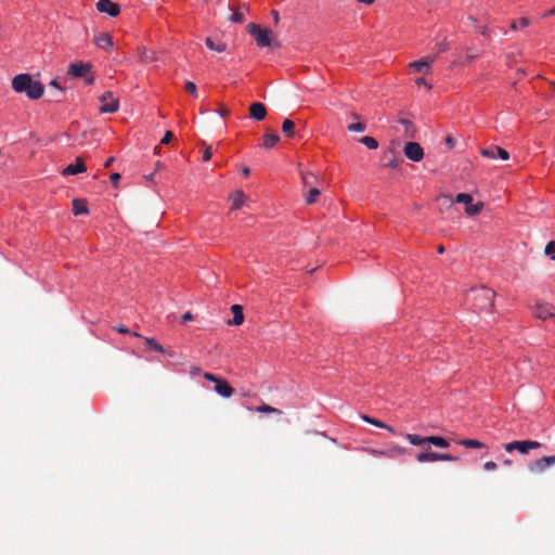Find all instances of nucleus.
<instances>
[{"mask_svg":"<svg viewBox=\"0 0 555 555\" xmlns=\"http://www.w3.org/2000/svg\"><path fill=\"white\" fill-rule=\"evenodd\" d=\"M12 88L17 93H25L30 100H38L43 95L44 86L34 80L29 74H20L12 79Z\"/></svg>","mask_w":555,"mask_h":555,"instance_id":"nucleus-1","label":"nucleus"},{"mask_svg":"<svg viewBox=\"0 0 555 555\" xmlns=\"http://www.w3.org/2000/svg\"><path fill=\"white\" fill-rule=\"evenodd\" d=\"M438 202L440 203L441 206H444V207H452V205L454 203L464 204L465 212L468 216H476L483 208V204L482 203L474 204L473 203V196L470 194H467V193H459L455 196L454 199L452 198L451 195H441V196L438 197Z\"/></svg>","mask_w":555,"mask_h":555,"instance_id":"nucleus-2","label":"nucleus"},{"mask_svg":"<svg viewBox=\"0 0 555 555\" xmlns=\"http://www.w3.org/2000/svg\"><path fill=\"white\" fill-rule=\"evenodd\" d=\"M469 295L477 311H488L494 305L495 293L488 287L473 288Z\"/></svg>","mask_w":555,"mask_h":555,"instance_id":"nucleus-3","label":"nucleus"},{"mask_svg":"<svg viewBox=\"0 0 555 555\" xmlns=\"http://www.w3.org/2000/svg\"><path fill=\"white\" fill-rule=\"evenodd\" d=\"M248 33L254 37L259 47H271L273 43V33L271 29L261 28L259 25L250 23Z\"/></svg>","mask_w":555,"mask_h":555,"instance_id":"nucleus-4","label":"nucleus"},{"mask_svg":"<svg viewBox=\"0 0 555 555\" xmlns=\"http://www.w3.org/2000/svg\"><path fill=\"white\" fill-rule=\"evenodd\" d=\"M203 376L205 379L215 383V391L221 397L230 398L234 393V388L224 378L211 373H204Z\"/></svg>","mask_w":555,"mask_h":555,"instance_id":"nucleus-5","label":"nucleus"},{"mask_svg":"<svg viewBox=\"0 0 555 555\" xmlns=\"http://www.w3.org/2000/svg\"><path fill=\"white\" fill-rule=\"evenodd\" d=\"M90 72L91 64L89 63L76 62L72 63L68 67V75L76 78L85 77L88 85H91L94 81V77L89 75Z\"/></svg>","mask_w":555,"mask_h":555,"instance_id":"nucleus-6","label":"nucleus"},{"mask_svg":"<svg viewBox=\"0 0 555 555\" xmlns=\"http://www.w3.org/2000/svg\"><path fill=\"white\" fill-rule=\"evenodd\" d=\"M541 443L533 440H515L504 446L506 452L517 450L521 454H527L530 450L539 449Z\"/></svg>","mask_w":555,"mask_h":555,"instance_id":"nucleus-7","label":"nucleus"},{"mask_svg":"<svg viewBox=\"0 0 555 555\" xmlns=\"http://www.w3.org/2000/svg\"><path fill=\"white\" fill-rule=\"evenodd\" d=\"M403 152L406 158L413 162H421L424 157V150L417 142H408Z\"/></svg>","mask_w":555,"mask_h":555,"instance_id":"nucleus-8","label":"nucleus"},{"mask_svg":"<svg viewBox=\"0 0 555 555\" xmlns=\"http://www.w3.org/2000/svg\"><path fill=\"white\" fill-rule=\"evenodd\" d=\"M100 100L103 104L100 107V112L103 114L106 113H115L119 107V103L117 99H114L111 92H105Z\"/></svg>","mask_w":555,"mask_h":555,"instance_id":"nucleus-9","label":"nucleus"},{"mask_svg":"<svg viewBox=\"0 0 555 555\" xmlns=\"http://www.w3.org/2000/svg\"><path fill=\"white\" fill-rule=\"evenodd\" d=\"M551 465H554V461H552L551 456H543L530 463L528 469L532 474H541Z\"/></svg>","mask_w":555,"mask_h":555,"instance_id":"nucleus-10","label":"nucleus"},{"mask_svg":"<svg viewBox=\"0 0 555 555\" xmlns=\"http://www.w3.org/2000/svg\"><path fill=\"white\" fill-rule=\"evenodd\" d=\"M480 153L483 157L491 159L500 157L503 160H507L509 158V154L506 150L495 145L482 149Z\"/></svg>","mask_w":555,"mask_h":555,"instance_id":"nucleus-11","label":"nucleus"},{"mask_svg":"<svg viewBox=\"0 0 555 555\" xmlns=\"http://www.w3.org/2000/svg\"><path fill=\"white\" fill-rule=\"evenodd\" d=\"M96 9L102 13H107L109 16H117L120 12L118 4L111 0H99Z\"/></svg>","mask_w":555,"mask_h":555,"instance_id":"nucleus-12","label":"nucleus"},{"mask_svg":"<svg viewBox=\"0 0 555 555\" xmlns=\"http://www.w3.org/2000/svg\"><path fill=\"white\" fill-rule=\"evenodd\" d=\"M249 116L250 118L261 121L267 116V108L261 102H254L249 106Z\"/></svg>","mask_w":555,"mask_h":555,"instance_id":"nucleus-13","label":"nucleus"},{"mask_svg":"<svg viewBox=\"0 0 555 555\" xmlns=\"http://www.w3.org/2000/svg\"><path fill=\"white\" fill-rule=\"evenodd\" d=\"M554 310L555 308L552 306L538 304L534 307L533 313L537 318L546 320L555 314Z\"/></svg>","mask_w":555,"mask_h":555,"instance_id":"nucleus-14","label":"nucleus"},{"mask_svg":"<svg viewBox=\"0 0 555 555\" xmlns=\"http://www.w3.org/2000/svg\"><path fill=\"white\" fill-rule=\"evenodd\" d=\"M86 165L81 158H77L75 164H70L62 171L64 176L77 175L86 171Z\"/></svg>","mask_w":555,"mask_h":555,"instance_id":"nucleus-15","label":"nucleus"},{"mask_svg":"<svg viewBox=\"0 0 555 555\" xmlns=\"http://www.w3.org/2000/svg\"><path fill=\"white\" fill-rule=\"evenodd\" d=\"M96 47L103 50H111L113 48V40L109 34L102 33L94 38Z\"/></svg>","mask_w":555,"mask_h":555,"instance_id":"nucleus-16","label":"nucleus"},{"mask_svg":"<svg viewBox=\"0 0 555 555\" xmlns=\"http://www.w3.org/2000/svg\"><path fill=\"white\" fill-rule=\"evenodd\" d=\"M230 10L233 12L230 21L234 23H243L245 21V12L248 11V5L246 3H242L237 9L230 7Z\"/></svg>","mask_w":555,"mask_h":555,"instance_id":"nucleus-17","label":"nucleus"},{"mask_svg":"<svg viewBox=\"0 0 555 555\" xmlns=\"http://www.w3.org/2000/svg\"><path fill=\"white\" fill-rule=\"evenodd\" d=\"M382 163L384 167L397 168L399 166V162L396 159L393 150L384 152Z\"/></svg>","mask_w":555,"mask_h":555,"instance_id":"nucleus-18","label":"nucleus"},{"mask_svg":"<svg viewBox=\"0 0 555 555\" xmlns=\"http://www.w3.org/2000/svg\"><path fill=\"white\" fill-rule=\"evenodd\" d=\"M434 60H435V56H433V57L427 56L420 61L412 62L410 64V67L415 70H418V72H421V70L427 72L429 69L430 64L434 62Z\"/></svg>","mask_w":555,"mask_h":555,"instance_id":"nucleus-19","label":"nucleus"},{"mask_svg":"<svg viewBox=\"0 0 555 555\" xmlns=\"http://www.w3.org/2000/svg\"><path fill=\"white\" fill-rule=\"evenodd\" d=\"M87 201L82 198H76L73 201V212L75 216L88 214Z\"/></svg>","mask_w":555,"mask_h":555,"instance_id":"nucleus-20","label":"nucleus"},{"mask_svg":"<svg viewBox=\"0 0 555 555\" xmlns=\"http://www.w3.org/2000/svg\"><path fill=\"white\" fill-rule=\"evenodd\" d=\"M280 141V135L275 132L264 133L262 137V146L271 149Z\"/></svg>","mask_w":555,"mask_h":555,"instance_id":"nucleus-21","label":"nucleus"},{"mask_svg":"<svg viewBox=\"0 0 555 555\" xmlns=\"http://www.w3.org/2000/svg\"><path fill=\"white\" fill-rule=\"evenodd\" d=\"M233 312V320L229 322V324L241 325L244 321L243 308L240 305H233L231 307Z\"/></svg>","mask_w":555,"mask_h":555,"instance_id":"nucleus-22","label":"nucleus"},{"mask_svg":"<svg viewBox=\"0 0 555 555\" xmlns=\"http://www.w3.org/2000/svg\"><path fill=\"white\" fill-rule=\"evenodd\" d=\"M245 198H246V196L242 191H235L234 193H232V195H231L232 207L231 208L232 209L241 208L245 202Z\"/></svg>","mask_w":555,"mask_h":555,"instance_id":"nucleus-23","label":"nucleus"},{"mask_svg":"<svg viewBox=\"0 0 555 555\" xmlns=\"http://www.w3.org/2000/svg\"><path fill=\"white\" fill-rule=\"evenodd\" d=\"M205 43L208 49L219 53L224 52L227 50V44L224 42L216 43L210 37L206 38Z\"/></svg>","mask_w":555,"mask_h":555,"instance_id":"nucleus-24","label":"nucleus"},{"mask_svg":"<svg viewBox=\"0 0 555 555\" xmlns=\"http://www.w3.org/2000/svg\"><path fill=\"white\" fill-rule=\"evenodd\" d=\"M282 131L287 138H293L295 135V124L293 120L286 118L282 124Z\"/></svg>","mask_w":555,"mask_h":555,"instance_id":"nucleus-25","label":"nucleus"},{"mask_svg":"<svg viewBox=\"0 0 555 555\" xmlns=\"http://www.w3.org/2000/svg\"><path fill=\"white\" fill-rule=\"evenodd\" d=\"M139 57H140V61L143 63H151L156 59L155 52L149 51L146 48L139 49Z\"/></svg>","mask_w":555,"mask_h":555,"instance_id":"nucleus-26","label":"nucleus"},{"mask_svg":"<svg viewBox=\"0 0 555 555\" xmlns=\"http://www.w3.org/2000/svg\"><path fill=\"white\" fill-rule=\"evenodd\" d=\"M426 440H427V443L434 444L439 448H448L449 447L448 440H446L443 437H440V436H429V437H426Z\"/></svg>","mask_w":555,"mask_h":555,"instance_id":"nucleus-27","label":"nucleus"},{"mask_svg":"<svg viewBox=\"0 0 555 555\" xmlns=\"http://www.w3.org/2000/svg\"><path fill=\"white\" fill-rule=\"evenodd\" d=\"M406 452V449L405 448H402V447H393V448H390L386 451H383L380 452V454L387 456V457H390V459H395V457H398L402 454H404Z\"/></svg>","mask_w":555,"mask_h":555,"instance_id":"nucleus-28","label":"nucleus"},{"mask_svg":"<svg viewBox=\"0 0 555 555\" xmlns=\"http://www.w3.org/2000/svg\"><path fill=\"white\" fill-rule=\"evenodd\" d=\"M416 460L421 463L438 461L437 452H421L416 455Z\"/></svg>","mask_w":555,"mask_h":555,"instance_id":"nucleus-29","label":"nucleus"},{"mask_svg":"<svg viewBox=\"0 0 555 555\" xmlns=\"http://www.w3.org/2000/svg\"><path fill=\"white\" fill-rule=\"evenodd\" d=\"M405 438L413 446L423 447L427 443L426 437H421L416 434H406Z\"/></svg>","mask_w":555,"mask_h":555,"instance_id":"nucleus-30","label":"nucleus"},{"mask_svg":"<svg viewBox=\"0 0 555 555\" xmlns=\"http://www.w3.org/2000/svg\"><path fill=\"white\" fill-rule=\"evenodd\" d=\"M400 124L404 127V133L408 138H414L415 137V128L412 121L408 119H400Z\"/></svg>","mask_w":555,"mask_h":555,"instance_id":"nucleus-31","label":"nucleus"},{"mask_svg":"<svg viewBox=\"0 0 555 555\" xmlns=\"http://www.w3.org/2000/svg\"><path fill=\"white\" fill-rule=\"evenodd\" d=\"M300 175L305 188L311 186L317 182V177L312 172L301 171Z\"/></svg>","mask_w":555,"mask_h":555,"instance_id":"nucleus-32","label":"nucleus"},{"mask_svg":"<svg viewBox=\"0 0 555 555\" xmlns=\"http://www.w3.org/2000/svg\"><path fill=\"white\" fill-rule=\"evenodd\" d=\"M461 446H464L465 448H476V449H480V448H485V443L479 441V440H475V439H463L459 442Z\"/></svg>","mask_w":555,"mask_h":555,"instance_id":"nucleus-33","label":"nucleus"},{"mask_svg":"<svg viewBox=\"0 0 555 555\" xmlns=\"http://www.w3.org/2000/svg\"><path fill=\"white\" fill-rule=\"evenodd\" d=\"M362 420L365 421L366 423H370V424L376 426V427L386 428L389 431L393 433V429L390 426L386 425L385 423H383V422H380L378 420H375V418L370 417L367 415H362Z\"/></svg>","mask_w":555,"mask_h":555,"instance_id":"nucleus-34","label":"nucleus"},{"mask_svg":"<svg viewBox=\"0 0 555 555\" xmlns=\"http://www.w3.org/2000/svg\"><path fill=\"white\" fill-rule=\"evenodd\" d=\"M529 25H530V20L527 17H521L518 20V22L513 21L511 23V29L517 30L519 27L524 28V27H528Z\"/></svg>","mask_w":555,"mask_h":555,"instance_id":"nucleus-35","label":"nucleus"},{"mask_svg":"<svg viewBox=\"0 0 555 555\" xmlns=\"http://www.w3.org/2000/svg\"><path fill=\"white\" fill-rule=\"evenodd\" d=\"M360 142L370 150H375L378 147V142L373 137H363L360 139Z\"/></svg>","mask_w":555,"mask_h":555,"instance_id":"nucleus-36","label":"nucleus"},{"mask_svg":"<svg viewBox=\"0 0 555 555\" xmlns=\"http://www.w3.org/2000/svg\"><path fill=\"white\" fill-rule=\"evenodd\" d=\"M319 195H320V190L318 188H315V186H312L309 190V194H308V196L306 198V203L308 205H311V204L315 203Z\"/></svg>","mask_w":555,"mask_h":555,"instance_id":"nucleus-37","label":"nucleus"},{"mask_svg":"<svg viewBox=\"0 0 555 555\" xmlns=\"http://www.w3.org/2000/svg\"><path fill=\"white\" fill-rule=\"evenodd\" d=\"M257 412L259 413H275V414H282V411L276 409V408H273L269 404H261L259 405L257 409H256Z\"/></svg>","mask_w":555,"mask_h":555,"instance_id":"nucleus-38","label":"nucleus"},{"mask_svg":"<svg viewBox=\"0 0 555 555\" xmlns=\"http://www.w3.org/2000/svg\"><path fill=\"white\" fill-rule=\"evenodd\" d=\"M144 340L155 351L162 352V353L165 352L164 347L160 344H158L154 338L146 337Z\"/></svg>","mask_w":555,"mask_h":555,"instance_id":"nucleus-39","label":"nucleus"},{"mask_svg":"<svg viewBox=\"0 0 555 555\" xmlns=\"http://www.w3.org/2000/svg\"><path fill=\"white\" fill-rule=\"evenodd\" d=\"M365 124L363 122H354L348 126V130L351 132H362L365 130Z\"/></svg>","mask_w":555,"mask_h":555,"instance_id":"nucleus-40","label":"nucleus"},{"mask_svg":"<svg viewBox=\"0 0 555 555\" xmlns=\"http://www.w3.org/2000/svg\"><path fill=\"white\" fill-rule=\"evenodd\" d=\"M544 253L547 256H552V259L555 260V256H553V254H555V242L554 241H551L546 244Z\"/></svg>","mask_w":555,"mask_h":555,"instance_id":"nucleus-41","label":"nucleus"},{"mask_svg":"<svg viewBox=\"0 0 555 555\" xmlns=\"http://www.w3.org/2000/svg\"><path fill=\"white\" fill-rule=\"evenodd\" d=\"M116 331L120 334H131L134 337H141V335L138 332H131L128 327L124 325L116 326Z\"/></svg>","mask_w":555,"mask_h":555,"instance_id":"nucleus-42","label":"nucleus"},{"mask_svg":"<svg viewBox=\"0 0 555 555\" xmlns=\"http://www.w3.org/2000/svg\"><path fill=\"white\" fill-rule=\"evenodd\" d=\"M184 88H185V91H186V92H189L190 94H192V95H196V93H197V88H196V85H195L194 82H192V81H188V82L185 83V87H184Z\"/></svg>","mask_w":555,"mask_h":555,"instance_id":"nucleus-43","label":"nucleus"},{"mask_svg":"<svg viewBox=\"0 0 555 555\" xmlns=\"http://www.w3.org/2000/svg\"><path fill=\"white\" fill-rule=\"evenodd\" d=\"M173 138V133L171 131H166L160 143L162 144H168Z\"/></svg>","mask_w":555,"mask_h":555,"instance_id":"nucleus-44","label":"nucleus"},{"mask_svg":"<svg viewBox=\"0 0 555 555\" xmlns=\"http://www.w3.org/2000/svg\"><path fill=\"white\" fill-rule=\"evenodd\" d=\"M456 460H457V457L453 456L451 454L438 453V461H456Z\"/></svg>","mask_w":555,"mask_h":555,"instance_id":"nucleus-45","label":"nucleus"},{"mask_svg":"<svg viewBox=\"0 0 555 555\" xmlns=\"http://www.w3.org/2000/svg\"><path fill=\"white\" fill-rule=\"evenodd\" d=\"M211 155H212V150H211V146H208L205 151H204V154H203V159L205 162L209 160L211 158Z\"/></svg>","mask_w":555,"mask_h":555,"instance_id":"nucleus-46","label":"nucleus"},{"mask_svg":"<svg viewBox=\"0 0 555 555\" xmlns=\"http://www.w3.org/2000/svg\"><path fill=\"white\" fill-rule=\"evenodd\" d=\"M120 178H121V176H120V173H118V172H114V173H112V175H111V177H109L111 181H112L115 185H117V183L119 182Z\"/></svg>","mask_w":555,"mask_h":555,"instance_id":"nucleus-47","label":"nucleus"},{"mask_svg":"<svg viewBox=\"0 0 555 555\" xmlns=\"http://www.w3.org/2000/svg\"><path fill=\"white\" fill-rule=\"evenodd\" d=\"M486 470H494L496 468V464L492 461L486 462L483 465Z\"/></svg>","mask_w":555,"mask_h":555,"instance_id":"nucleus-48","label":"nucleus"},{"mask_svg":"<svg viewBox=\"0 0 555 555\" xmlns=\"http://www.w3.org/2000/svg\"><path fill=\"white\" fill-rule=\"evenodd\" d=\"M455 143H456V141H455V139H454V138H452V137H450V135H448V137L446 138V144L448 145V147H450V149L454 147V146H455Z\"/></svg>","mask_w":555,"mask_h":555,"instance_id":"nucleus-49","label":"nucleus"},{"mask_svg":"<svg viewBox=\"0 0 555 555\" xmlns=\"http://www.w3.org/2000/svg\"><path fill=\"white\" fill-rule=\"evenodd\" d=\"M438 47V53L444 52L448 49V42L446 40L441 41Z\"/></svg>","mask_w":555,"mask_h":555,"instance_id":"nucleus-50","label":"nucleus"},{"mask_svg":"<svg viewBox=\"0 0 555 555\" xmlns=\"http://www.w3.org/2000/svg\"><path fill=\"white\" fill-rule=\"evenodd\" d=\"M193 320V314L188 311L185 312L183 315H182V322L185 323V322H189V321H192Z\"/></svg>","mask_w":555,"mask_h":555,"instance_id":"nucleus-51","label":"nucleus"},{"mask_svg":"<svg viewBox=\"0 0 555 555\" xmlns=\"http://www.w3.org/2000/svg\"><path fill=\"white\" fill-rule=\"evenodd\" d=\"M218 113H219L222 117H227V116L230 114L229 109H227V108H225V107H223V106H220V107H219Z\"/></svg>","mask_w":555,"mask_h":555,"instance_id":"nucleus-52","label":"nucleus"},{"mask_svg":"<svg viewBox=\"0 0 555 555\" xmlns=\"http://www.w3.org/2000/svg\"><path fill=\"white\" fill-rule=\"evenodd\" d=\"M201 372H202V370L198 366H192L191 367V374L192 375H198V374H201Z\"/></svg>","mask_w":555,"mask_h":555,"instance_id":"nucleus-53","label":"nucleus"},{"mask_svg":"<svg viewBox=\"0 0 555 555\" xmlns=\"http://www.w3.org/2000/svg\"><path fill=\"white\" fill-rule=\"evenodd\" d=\"M416 83H417V85H425V86H427V88H428V89H430V88H431V86H430V85H427V82H426V80H425L424 78H417V79H416Z\"/></svg>","mask_w":555,"mask_h":555,"instance_id":"nucleus-54","label":"nucleus"},{"mask_svg":"<svg viewBox=\"0 0 555 555\" xmlns=\"http://www.w3.org/2000/svg\"><path fill=\"white\" fill-rule=\"evenodd\" d=\"M555 15V8L551 9L546 13L543 14V17H548Z\"/></svg>","mask_w":555,"mask_h":555,"instance_id":"nucleus-55","label":"nucleus"},{"mask_svg":"<svg viewBox=\"0 0 555 555\" xmlns=\"http://www.w3.org/2000/svg\"><path fill=\"white\" fill-rule=\"evenodd\" d=\"M478 56V54L475 53H467L466 61L475 60Z\"/></svg>","mask_w":555,"mask_h":555,"instance_id":"nucleus-56","label":"nucleus"},{"mask_svg":"<svg viewBox=\"0 0 555 555\" xmlns=\"http://www.w3.org/2000/svg\"><path fill=\"white\" fill-rule=\"evenodd\" d=\"M114 160H115V159H114V157H109V158L105 162V165H104V166H105L106 168L111 167V166H112V164L114 163Z\"/></svg>","mask_w":555,"mask_h":555,"instance_id":"nucleus-57","label":"nucleus"},{"mask_svg":"<svg viewBox=\"0 0 555 555\" xmlns=\"http://www.w3.org/2000/svg\"><path fill=\"white\" fill-rule=\"evenodd\" d=\"M242 173L245 176V177H248L249 173H250V169L248 167H244L243 170H242Z\"/></svg>","mask_w":555,"mask_h":555,"instance_id":"nucleus-58","label":"nucleus"},{"mask_svg":"<svg viewBox=\"0 0 555 555\" xmlns=\"http://www.w3.org/2000/svg\"><path fill=\"white\" fill-rule=\"evenodd\" d=\"M50 86L54 87V88H57L60 89V86L57 83V80L56 79H53L51 82H50Z\"/></svg>","mask_w":555,"mask_h":555,"instance_id":"nucleus-59","label":"nucleus"},{"mask_svg":"<svg viewBox=\"0 0 555 555\" xmlns=\"http://www.w3.org/2000/svg\"><path fill=\"white\" fill-rule=\"evenodd\" d=\"M480 34H481L482 36H487V35H488V28H487V27H481V28H480Z\"/></svg>","mask_w":555,"mask_h":555,"instance_id":"nucleus-60","label":"nucleus"},{"mask_svg":"<svg viewBox=\"0 0 555 555\" xmlns=\"http://www.w3.org/2000/svg\"><path fill=\"white\" fill-rule=\"evenodd\" d=\"M272 14H273V17H274V22L278 23L279 20H280L279 13L276 11H273Z\"/></svg>","mask_w":555,"mask_h":555,"instance_id":"nucleus-61","label":"nucleus"},{"mask_svg":"<svg viewBox=\"0 0 555 555\" xmlns=\"http://www.w3.org/2000/svg\"><path fill=\"white\" fill-rule=\"evenodd\" d=\"M358 2H363L366 4H373L375 0H357Z\"/></svg>","mask_w":555,"mask_h":555,"instance_id":"nucleus-62","label":"nucleus"},{"mask_svg":"<svg viewBox=\"0 0 555 555\" xmlns=\"http://www.w3.org/2000/svg\"><path fill=\"white\" fill-rule=\"evenodd\" d=\"M437 251L439 254H443L444 253V247L442 245H439L438 248H437Z\"/></svg>","mask_w":555,"mask_h":555,"instance_id":"nucleus-63","label":"nucleus"},{"mask_svg":"<svg viewBox=\"0 0 555 555\" xmlns=\"http://www.w3.org/2000/svg\"><path fill=\"white\" fill-rule=\"evenodd\" d=\"M504 464H505V465H511V464H512V461H511V460H505V461H504Z\"/></svg>","mask_w":555,"mask_h":555,"instance_id":"nucleus-64","label":"nucleus"}]
</instances>
